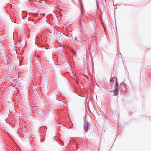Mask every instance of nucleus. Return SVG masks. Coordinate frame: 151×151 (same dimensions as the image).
Listing matches in <instances>:
<instances>
[{
	"mask_svg": "<svg viewBox=\"0 0 151 151\" xmlns=\"http://www.w3.org/2000/svg\"><path fill=\"white\" fill-rule=\"evenodd\" d=\"M118 83L117 81H116V85L115 87V89L114 91V93L116 96H117L118 94Z\"/></svg>",
	"mask_w": 151,
	"mask_h": 151,
	"instance_id": "obj_1",
	"label": "nucleus"
},
{
	"mask_svg": "<svg viewBox=\"0 0 151 151\" xmlns=\"http://www.w3.org/2000/svg\"><path fill=\"white\" fill-rule=\"evenodd\" d=\"M90 126V124L88 122H86L85 124L84 129L86 132L88 130L89 127Z\"/></svg>",
	"mask_w": 151,
	"mask_h": 151,
	"instance_id": "obj_2",
	"label": "nucleus"
},
{
	"mask_svg": "<svg viewBox=\"0 0 151 151\" xmlns=\"http://www.w3.org/2000/svg\"><path fill=\"white\" fill-rule=\"evenodd\" d=\"M76 38H75V40H76Z\"/></svg>",
	"mask_w": 151,
	"mask_h": 151,
	"instance_id": "obj_3",
	"label": "nucleus"
}]
</instances>
